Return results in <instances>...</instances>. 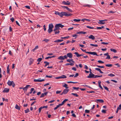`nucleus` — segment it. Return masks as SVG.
Segmentation results:
<instances>
[{
  "instance_id": "obj_1",
  "label": "nucleus",
  "mask_w": 121,
  "mask_h": 121,
  "mask_svg": "<svg viewBox=\"0 0 121 121\" xmlns=\"http://www.w3.org/2000/svg\"><path fill=\"white\" fill-rule=\"evenodd\" d=\"M55 14L56 15H58L61 17H62L63 16H69L72 15V14H70L68 13L64 12H62L60 13L59 12L55 11Z\"/></svg>"
},
{
  "instance_id": "obj_2",
  "label": "nucleus",
  "mask_w": 121,
  "mask_h": 121,
  "mask_svg": "<svg viewBox=\"0 0 121 121\" xmlns=\"http://www.w3.org/2000/svg\"><path fill=\"white\" fill-rule=\"evenodd\" d=\"M54 27V26L52 23H50L49 25L48 29V31L49 33H50L52 32L53 30L52 28Z\"/></svg>"
},
{
  "instance_id": "obj_3",
  "label": "nucleus",
  "mask_w": 121,
  "mask_h": 121,
  "mask_svg": "<svg viewBox=\"0 0 121 121\" xmlns=\"http://www.w3.org/2000/svg\"><path fill=\"white\" fill-rule=\"evenodd\" d=\"M7 83L8 85L9 86H12L13 87H14L15 86L14 82L13 81H11L9 80Z\"/></svg>"
},
{
  "instance_id": "obj_4",
  "label": "nucleus",
  "mask_w": 121,
  "mask_h": 121,
  "mask_svg": "<svg viewBox=\"0 0 121 121\" xmlns=\"http://www.w3.org/2000/svg\"><path fill=\"white\" fill-rule=\"evenodd\" d=\"M57 59L61 60H64L65 59H67V56L66 55H65L64 56H60L58 57Z\"/></svg>"
},
{
  "instance_id": "obj_5",
  "label": "nucleus",
  "mask_w": 121,
  "mask_h": 121,
  "mask_svg": "<svg viewBox=\"0 0 121 121\" xmlns=\"http://www.w3.org/2000/svg\"><path fill=\"white\" fill-rule=\"evenodd\" d=\"M85 53H88L91 55H96L97 56H99V55L97 54L96 52H85Z\"/></svg>"
},
{
  "instance_id": "obj_6",
  "label": "nucleus",
  "mask_w": 121,
  "mask_h": 121,
  "mask_svg": "<svg viewBox=\"0 0 121 121\" xmlns=\"http://www.w3.org/2000/svg\"><path fill=\"white\" fill-rule=\"evenodd\" d=\"M95 76L94 74L92 73H90L89 75L87 77L89 78H94Z\"/></svg>"
},
{
  "instance_id": "obj_7",
  "label": "nucleus",
  "mask_w": 121,
  "mask_h": 121,
  "mask_svg": "<svg viewBox=\"0 0 121 121\" xmlns=\"http://www.w3.org/2000/svg\"><path fill=\"white\" fill-rule=\"evenodd\" d=\"M73 55L72 53H68L66 55L67 56V58L68 57H69V58H71L72 57Z\"/></svg>"
},
{
  "instance_id": "obj_8",
  "label": "nucleus",
  "mask_w": 121,
  "mask_h": 121,
  "mask_svg": "<svg viewBox=\"0 0 121 121\" xmlns=\"http://www.w3.org/2000/svg\"><path fill=\"white\" fill-rule=\"evenodd\" d=\"M41 78H39V79H34V81L35 82H41L42 81H44L45 80L44 79H42L41 80H40Z\"/></svg>"
},
{
  "instance_id": "obj_9",
  "label": "nucleus",
  "mask_w": 121,
  "mask_h": 121,
  "mask_svg": "<svg viewBox=\"0 0 121 121\" xmlns=\"http://www.w3.org/2000/svg\"><path fill=\"white\" fill-rule=\"evenodd\" d=\"M62 3L65 5H69L70 4V2L68 1H67L66 2L65 1H63L62 2Z\"/></svg>"
},
{
  "instance_id": "obj_10",
  "label": "nucleus",
  "mask_w": 121,
  "mask_h": 121,
  "mask_svg": "<svg viewBox=\"0 0 121 121\" xmlns=\"http://www.w3.org/2000/svg\"><path fill=\"white\" fill-rule=\"evenodd\" d=\"M30 86V85H27L25 87H24L23 88V90L24 91V92H26L29 86Z\"/></svg>"
},
{
  "instance_id": "obj_11",
  "label": "nucleus",
  "mask_w": 121,
  "mask_h": 121,
  "mask_svg": "<svg viewBox=\"0 0 121 121\" xmlns=\"http://www.w3.org/2000/svg\"><path fill=\"white\" fill-rule=\"evenodd\" d=\"M59 29L60 28L59 26L57 25V24H56L55 26V28L53 30V31H55L57 30H59Z\"/></svg>"
},
{
  "instance_id": "obj_12",
  "label": "nucleus",
  "mask_w": 121,
  "mask_h": 121,
  "mask_svg": "<svg viewBox=\"0 0 121 121\" xmlns=\"http://www.w3.org/2000/svg\"><path fill=\"white\" fill-rule=\"evenodd\" d=\"M69 89H65L64 90L63 92V94H66L69 91Z\"/></svg>"
},
{
  "instance_id": "obj_13",
  "label": "nucleus",
  "mask_w": 121,
  "mask_h": 121,
  "mask_svg": "<svg viewBox=\"0 0 121 121\" xmlns=\"http://www.w3.org/2000/svg\"><path fill=\"white\" fill-rule=\"evenodd\" d=\"M9 91V89L7 88H5L3 91V92L8 93Z\"/></svg>"
},
{
  "instance_id": "obj_14",
  "label": "nucleus",
  "mask_w": 121,
  "mask_h": 121,
  "mask_svg": "<svg viewBox=\"0 0 121 121\" xmlns=\"http://www.w3.org/2000/svg\"><path fill=\"white\" fill-rule=\"evenodd\" d=\"M98 23L100 24H103L105 23V22H104V21L102 20H99V22H98Z\"/></svg>"
},
{
  "instance_id": "obj_15",
  "label": "nucleus",
  "mask_w": 121,
  "mask_h": 121,
  "mask_svg": "<svg viewBox=\"0 0 121 121\" xmlns=\"http://www.w3.org/2000/svg\"><path fill=\"white\" fill-rule=\"evenodd\" d=\"M34 61V60L32 58H30V59L29 65H31L33 63Z\"/></svg>"
},
{
  "instance_id": "obj_16",
  "label": "nucleus",
  "mask_w": 121,
  "mask_h": 121,
  "mask_svg": "<svg viewBox=\"0 0 121 121\" xmlns=\"http://www.w3.org/2000/svg\"><path fill=\"white\" fill-rule=\"evenodd\" d=\"M96 100L97 101V103H104V100L103 99H97Z\"/></svg>"
},
{
  "instance_id": "obj_17",
  "label": "nucleus",
  "mask_w": 121,
  "mask_h": 121,
  "mask_svg": "<svg viewBox=\"0 0 121 121\" xmlns=\"http://www.w3.org/2000/svg\"><path fill=\"white\" fill-rule=\"evenodd\" d=\"M101 82L100 81H98V86L101 89L103 90V88L101 85Z\"/></svg>"
},
{
  "instance_id": "obj_18",
  "label": "nucleus",
  "mask_w": 121,
  "mask_h": 121,
  "mask_svg": "<svg viewBox=\"0 0 121 121\" xmlns=\"http://www.w3.org/2000/svg\"><path fill=\"white\" fill-rule=\"evenodd\" d=\"M89 38L90 39H91L93 40L94 39H95V37L93 35H91L89 36Z\"/></svg>"
},
{
  "instance_id": "obj_19",
  "label": "nucleus",
  "mask_w": 121,
  "mask_h": 121,
  "mask_svg": "<svg viewBox=\"0 0 121 121\" xmlns=\"http://www.w3.org/2000/svg\"><path fill=\"white\" fill-rule=\"evenodd\" d=\"M68 99H65L62 102V103L60 104V105H61V106L64 104V103H65V102L66 101H67L68 100Z\"/></svg>"
},
{
  "instance_id": "obj_20",
  "label": "nucleus",
  "mask_w": 121,
  "mask_h": 121,
  "mask_svg": "<svg viewBox=\"0 0 121 121\" xmlns=\"http://www.w3.org/2000/svg\"><path fill=\"white\" fill-rule=\"evenodd\" d=\"M63 40L62 39H57L56 40H55L54 41V42H61L63 41Z\"/></svg>"
},
{
  "instance_id": "obj_21",
  "label": "nucleus",
  "mask_w": 121,
  "mask_h": 121,
  "mask_svg": "<svg viewBox=\"0 0 121 121\" xmlns=\"http://www.w3.org/2000/svg\"><path fill=\"white\" fill-rule=\"evenodd\" d=\"M67 62H69L70 63L71 61L73 63H74V61L72 59H68L67 60Z\"/></svg>"
},
{
  "instance_id": "obj_22",
  "label": "nucleus",
  "mask_w": 121,
  "mask_h": 121,
  "mask_svg": "<svg viewBox=\"0 0 121 121\" xmlns=\"http://www.w3.org/2000/svg\"><path fill=\"white\" fill-rule=\"evenodd\" d=\"M7 73H9L10 69H9V65H8L7 67Z\"/></svg>"
},
{
  "instance_id": "obj_23",
  "label": "nucleus",
  "mask_w": 121,
  "mask_h": 121,
  "mask_svg": "<svg viewBox=\"0 0 121 121\" xmlns=\"http://www.w3.org/2000/svg\"><path fill=\"white\" fill-rule=\"evenodd\" d=\"M15 108L17 109L18 110H20V108L18 106V105L17 104H16L15 107Z\"/></svg>"
},
{
  "instance_id": "obj_24",
  "label": "nucleus",
  "mask_w": 121,
  "mask_h": 121,
  "mask_svg": "<svg viewBox=\"0 0 121 121\" xmlns=\"http://www.w3.org/2000/svg\"><path fill=\"white\" fill-rule=\"evenodd\" d=\"M57 24V25L58 26H59V28H60V27L62 28L64 26V25H63L60 24Z\"/></svg>"
},
{
  "instance_id": "obj_25",
  "label": "nucleus",
  "mask_w": 121,
  "mask_h": 121,
  "mask_svg": "<svg viewBox=\"0 0 121 121\" xmlns=\"http://www.w3.org/2000/svg\"><path fill=\"white\" fill-rule=\"evenodd\" d=\"M44 63L45 64H46L44 65L45 67L47 65H49V62L46 61H44Z\"/></svg>"
},
{
  "instance_id": "obj_26",
  "label": "nucleus",
  "mask_w": 121,
  "mask_h": 121,
  "mask_svg": "<svg viewBox=\"0 0 121 121\" xmlns=\"http://www.w3.org/2000/svg\"><path fill=\"white\" fill-rule=\"evenodd\" d=\"M60 78H66V76L65 75H62L60 76Z\"/></svg>"
},
{
  "instance_id": "obj_27",
  "label": "nucleus",
  "mask_w": 121,
  "mask_h": 121,
  "mask_svg": "<svg viewBox=\"0 0 121 121\" xmlns=\"http://www.w3.org/2000/svg\"><path fill=\"white\" fill-rule=\"evenodd\" d=\"M110 50L111 51L113 52H114V53H116L117 52V51L116 50L114 49H111Z\"/></svg>"
},
{
  "instance_id": "obj_28",
  "label": "nucleus",
  "mask_w": 121,
  "mask_h": 121,
  "mask_svg": "<svg viewBox=\"0 0 121 121\" xmlns=\"http://www.w3.org/2000/svg\"><path fill=\"white\" fill-rule=\"evenodd\" d=\"M75 54L77 57H79L80 56V54H79L78 52H75L74 53Z\"/></svg>"
},
{
  "instance_id": "obj_29",
  "label": "nucleus",
  "mask_w": 121,
  "mask_h": 121,
  "mask_svg": "<svg viewBox=\"0 0 121 121\" xmlns=\"http://www.w3.org/2000/svg\"><path fill=\"white\" fill-rule=\"evenodd\" d=\"M49 41V40L48 39H44L42 41H45L46 43H48V41Z\"/></svg>"
},
{
  "instance_id": "obj_30",
  "label": "nucleus",
  "mask_w": 121,
  "mask_h": 121,
  "mask_svg": "<svg viewBox=\"0 0 121 121\" xmlns=\"http://www.w3.org/2000/svg\"><path fill=\"white\" fill-rule=\"evenodd\" d=\"M108 76H110L111 77H113L115 76V75L113 74H112L111 73L110 74H108Z\"/></svg>"
},
{
  "instance_id": "obj_31",
  "label": "nucleus",
  "mask_w": 121,
  "mask_h": 121,
  "mask_svg": "<svg viewBox=\"0 0 121 121\" xmlns=\"http://www.w3.org/2000/svg\"><path fill=\"white\" fill-rule=\"evenodd\" d=\"M71 94L74 95L76 97H78L79 96L76 93H72Z\"/></svg>"
},
{
  "instance_id": "obj_32",
  "label": "nucleus",
  "mask_w": 121,
  "mask_h": 121,
  "mask_svg": "<svg viewBox=\"0 0 121 121\" xmlns=\"http://www.w3.org/2000/svg\"><path fill=\"white\" fill-rule=\"evenodd\" d=\"M105 66L108 67H111L112 66V64H106Z\"/></svg>"
},
{
  "instance_id": "obj_33",
  "label": "nucleus",
  "mask_w": 121,
  "mask_h": 121,
  "mask_svg": "<svg viewBox=\"0 0 121 121\" xmlns=\"http://www.w3.org/2000/svg\"><path fill=\"white\" fill-rule=\"evenodd\" d=\"M68 85L67 84L65 83H64V85L63 86L65 87L67 89L68 88V87L67 86Z\"/></svg>"
},
{
  "instance_id": "obj_34",
  "label": "nucleus",
  "mask_w": 121,
  "mask_h": 121,
  "mask_svg": "<svg viewBox=\"0 0 121 121\" xmlns=\"http://www.w3.org/2000/svg\"><path fill=\"white\" fill-rule=\"evenodd\" d=\"M102 77V75H95L94 77V78H96L98 77Z\"/></svg>"
},
{
  "instance_id": "obj_35",
  "label": "nucleus",
  "mask_w": 121,
  "mask_h": 121,
  "mask_svg": "<svg viewBox=\"0 0 121 121\" xmlns=\"http://www.w3.org/2000/svg\"><path fill=\"white\" fill-rule=\"evenodd\" d=\"M86 27L88 28H89L90 29H95V28L94 29V27H91L90 26H87Z\"/></svg>"
},
{
  "instance_id": "obj_36",
  "label": "nucleus",
  "mask_w": 121,
  "mask_h": 121,
  "mask_svg": "<svg viewBox=\"0 0 121 121\" xmlns=\"http://www.w3.org/2000/svg\"><path fill=\"white\" fill-rule=\"evenodd\" d=\"M78 35H77L74 34L72 35V36L73 37H75V39H76L78 36Z\"/></svg>"
},
{
  "instance_id": "obj_37",
  "label": "nucleus",
  "mask_w": 121,
  "mask_h": 121,
  "mask_svg": "<svg viewBox=\"0 0 121 121\" xmlns=\"http://www.w3.org/2000/svg\"><path fill=\"white\" fill-rule=\"evenodd\" d=\"M90 45L93 46L94 47H97L98 46V45L97 44H90Z\"/></svg>"
},
{
  "instance_id": "obj_38",
  "label": "nucleus",
  "mask_w": 121,
  "mask_h": 121,
  "mask_svg": "<svg viewBox=\"0 0 121 121\" xmlns=\"http://www.w3.org/2000/svg\"><path fill=\"white\" fill-rule=\"evenodd\" d=\"M81 20V19H74L73 20V21L76 22H78L80 21Z\"/></svg>"
},
{
  "instance_id": "obj_39",
  "label": "nucleus",
  "mask_w": 121,
  "mask_h": 121,
  "mask_svg": "<svg viewBox=\"0 0 121 121\" xmlns=\"http://www.w3.org/2000/svg\"><path fill=\"white\" fill-rule=\"evenodd\" d=\"M34 89L33 88H32L30 90V92H29V93L30 94H31L32 91H33L34 90Z\"/></svg>"
},
{
  "instance_id": "obj_40",
  "label": "nucleus",
  "mask_w": 121,
  "mask_h": 121,
  "mask_svg": "<svg viewBox=\"0 0 121 121\" xmlns=\"http://www.w3.org/2000/svg\"><path fill=\"white\" fill-rule=\"evenodd\" d=\"M25 113H26L29 112L30 111L29 109L28 108H27L26 110H25Z\"/></svg>"
},
{
  "instance_id": "obj_41",
  "label": "nucleus",
  "mask_w": 121,
  "mask_h": 121,
  "mask_svg": "<svg viewBox=\"0 0 121 121\" xmlns=\"http://www.w3.org/2000/svg\"><path fill=\"white\" fill-rule=\"evenodd\" d=\"M96 66L98 67L101 68H104V66H100L99 65H96Z\"/></svg>"
},
{
  "instance_id": "obj_42",
  "label": "nucleus",
  "mask_w": 121,
  "mask_h": 121,
  "mask_svg": "<svg viewBox=\"0 0 121 121\" xmlns=\"http://www.w3.org/2000/svg\"><path fill=\"white\" fill-rule=\"evenodd\" d=\"M42 60V59L41 58H39L37 60V61L38 62H40Z\"/></svg>"
},
{
  "instance_id": "obj_43",
  "label": "nucleus",
  "mask_w": 121,
  "mask_h": 121,
  "mask_svg": "<svg viewBox=\"0 0 121 121\" xmlns=\"http://www.w3.org/2000/svg\"><path fill=\"white\" fill-rule=\"evenodd\" d=\"M98 62L99 63L102 64L104 63V62L103 61L101 60H98Z\"/></svg>"
},
{
  "instance_id": "obj_44",
  "label": "nucleus",
  "mask_w": 121,
  "mask_h": 121,
  "mask_svg": "<svg viewBox=\"0 0 121 121\" xmlns=\"http://www.w3.org/2000/svg\"><path fill=\"white\" fill-rule=\"evenodd\" d=\"M73 88L74 90H78V89L80 88L79 87H73Z\"/></svg>"
},
{
  "instance_id": "obj_45",
  "label": "nucleus",
  "mask_w": 121,
  "mask_h": 121,
  "mask_svg": "<svg viewBox=\"0 0 121 121\" xmlns=\"http://www.w3.org/2000/svg\"><path fill=\"white\" fill-rule=\"evenodd\" d=\"M68 83H72L74 84L76 83H77V82H73L72 81H68L67 82Z\"/></svg>"
},
{
  "instance_id": "obj_46",
  "label": "nucleus",
  "mask_w": 121,
  "mask_h": 121,
  "mask_svg": "<svg viewBox=\"0 0 121 121\" xmlns=\"http://www.w3.org/2000/svg\"><path fill=\"white\" fill-rule=\"evenodd\" d=\"M101 112L102 113H105L106 112V110H105L103 109L102 110Z\"/></svg>"
},
{
  "instance_id": "obj_47",
  "label": "nucleus",
  "mask_w": 121,
  "mask_h": 121,
  "mask_svg": "<svg viewBox=\"0 0 121 121\" xmlns=\"http://www.w3.org/2000/svg\"><path fill=\"white\" fill-rule=\"evenodd\" d=\"M42 109L44 108H48V106H43L41 107Z\"/></svg>"
},
{
  "instance_id": "obj_48",
  "label": "nucleus",
  "mask_w": 121,
  "mask_h": 121,
  "mask_svg": "<svg viewBox=\"0 0 121 121\" xmlns=\"http://www.w3.org/2000/svg\"><path fill=\"white\" fill-rule=\"evenodd\" d=\"M61 7L63 8L64 9H66L67 10V9L68 8V7H67L66 6H62Z\"/></svg>"
},
{
  "instance_id": "obj_49",
  "label": "nucleus",
  "mask_w": 121,
  "mask_h": 121,
  "mask_svg": "<svg viewBox=\"0 0 121 121\" xmlns=\"http://www.w3.org/2000/svg\"><path fill=\"white\" fill-rule=\"evenodd\" d=\"M55 31V34H59L60 33V31L59 30H58L57 31Z\"/></svg>"
},
{
  "instance_id": "obj_50",
  "label": "nucleus",
  "mask_w": 121,
  "mask_h": 121,
  "mask_svg": "<svg viewBox=\"0 0 121 121\" xmlns=\"http://www.w3.org/2000/svg\"><path fill=\"white\" fill-rule=\"evenodd\" d=\"M69 36H68L67 37H61L60 38L61 39H65L66 38H69Z\"/></svg>"
},
{
  "instance_id": "obj_51",
  "label": "nucleus",
  "mask_w": 121,
  "mask_h": 121,
  "mask_svg": "<svg viewBox=\"0 0 121 121\" xmlns=\"http://www.w3.org/2000/svg\"><path fill=\"white\" fill-rule=\"evenodd\" d=\"M85 112L86 113H89L90 112V111L89 110H86L85 111Z\"/></svg>"
},
{
  "instance_id": "obj_52",
  "label": "nucleus",
  "mask_w": 121,
  "mask_h": 121,
  "mask_svg": "<svg viewBox=\"0 0 121 121\" xmlns=\"http://www.w3.org/2000/svg\"><path fill=\"white\" fill-rule=\"evenodd\" d=\"M62 91H56V94H59Z\"/></svg>"
},
{
  "instance_id": "obj_53",
  "label": "nucleus",
  "mask_w": 121,
  "mask_h": 121,
  "mask_svg": "<svg viewBox=\"0 0 121 121\" xmlns=\"http://www.w3.org/2000/svg\"><path fill=\"white\" fill-rule=\"evenodd\" d=\"M117 108L118 109H119V110L121 109V104L119 105V107H118Z\"/></svg>"
},
{
  "instance_id": "obj_54",
  "label": "nucleus",
  "mask_w": 121,
  "mask_h": 121,
  "mask_svg": "<svg viewBox=\"0 0 121 121\" xmlns=\"http://www.w3.org/2000/svg\"><path fill=\"white\" fill-rule=\"evenodd\" d=\"M103 87L105 89L108 91H109L108 88L107 87L104 86H103Z\"/></svg>"
},
{
  "instance_id": "obj_55",
  "label": "nucleus",
  "mask_w": 121,
  "mask_h": 121,
  "mask_svg": "<svg viewBox=\"0 0 121 121\" xmlns=\"http://www.w3.org/2000/svg\"><path fill=\"white\" fill-rule=\"evenodd\" d=\"M42 109V107H41L39 108V113H40L41 112V111Z\"/></svg>"
},
{
  "instance_id": "obj_56",
  "label": "nucleus",
  "mask_w": 121,
  "mask_h": 121,
  "mask_svg": "<svg viewBox=\"0 0 121 121\" xmlns=\"http://www.w3.org/2000/svg\"><path fill=\"white\" fill-rule=\"evenodd\" d=\"M45 77H46V78H52V76H48V75H46V76Z\"/></svg>"
},
{
  "instance_id": "obj_57",
  "label": "nucleus",
  "mask_w": 121,
  "mask_h": 121,
  "mask_svg": "<svg viewBox=\"0 0 121 121\" xmlns=\"http://www.w3.org/2000/svg\"><path fill=\"white\" fill-rule=\"evenodd\" d=\"M25 7L29 9H30V6H25Z\"/></svg>"
},
{
  "instance_id": "obj_58",
  "label": "nucleus",
  "mask_w": 121,
  "mask_h": 121,
  "mask_svg": "<svg viewBox=\"0 0 121 121\" xmlns=\"http://www.w3.org/2000/svg\"><path fill=\"white\" fill-rule=\"evenodd\" d=\"M10 20L12 22H13L14 21V18L13 17H12L11 18Z\"/></svg>"
},
{
  "instance_id": "obj_59",
  "label": "nucleus",
  "mask_w": 121,
  "mask_h": 121,
  "mask_svg": "<svg viewBox=\"0 0 121 121\" xmlns=\"http://www.w3.org/2000/svg\"><path fill=\"white\" fill-rule=\"evenodd\" d=\"M45 95L43 93H42L41 96H40V98H42L43 97H44V96Z\"/></svg>"
},
{
  "instance_id": "obj_60",
  "label": "nucleus",
  "mask_w": 121,
  "mask_h": 121,
  "mask_svg": "<svg viewBox=\"0 0 121 121\" xmlns=\"http://www.w3.org/2000/svg\"><path fill=\"white\" fill-rule=\"evenodd\" d=\"M108 43H105L104 42H102L101 43V44H108Z\"/></svg>"
},
{
  "instance_id": "obj_61",
  "label": "nucleus",
  "mask_w": 121,
  "mask_h": 121,
  "mask_svg": "<svg viewBox=\"0 0 121 121\" xmlns=\"http://www.w3.org/2000/svg\"><path fill=\"white\" fill-rule=\"evenodd\" d=\"M110 57L109 55H108L107 56V57L106 58V59H110Z\"/></svg>"
},
{
  "instance_id": "obj_62",
  "label": "nucleus",
  "mask_w": 121,
  "mask_h": 121,
  "mask_svg": "<svg viewBox=\"0 0 121 121\" xmlns=\"http://www.w3.org/2000/svg\"><path fill=\"white\" fill-rule=\"evenodd\" d=\"M78 76V73H76L75 75L74 76V77L76 78Z\"/></svg>"
},
{
  "instance_id": "obj_63",
  "label": "nucleus",
  "mask_w": 121,
  "mask_h": 121,
  "mask_svg": "<svg viewBox=\"0 0 121 121\" xmlns=\"http://www.w3.org/2000/svg\"><path fill=\"white\" fill-rule=\"evenodd\" d=\"M43 27L44 30L45 31H46V26L45 25L43 26Z\"/></svg>"
},
{
  "instance_id": "obj_64",
  "label": "nucleus",
  "mask_w": 121,
  "mask_h": 121,
  "mask_svg": "<svg viewBox=\"0 0 121 121\" xmlns=\"http://www.w3.org/2000/svg\"><path fill=\"white\" fill-rule=\"evenodd\" d=\"M84 68L85 69H88V68L87 66L86 65H85L84 66Z\"/></svg>"
}]
</instances>
